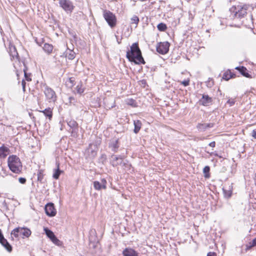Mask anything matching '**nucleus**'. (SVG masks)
Listing matches in <instances>:
<instances>
[{
    "label": "nucleus",
    "mask_w": 256,
    "mask_h": 256,
    "mask_svg": "<svg viewBox=\"0 0 256 256\" xmlns=\"http://www.w3.org/2000/svg\"><path fill=\"white\" fill-rule=\"evenodd\" d=\"M26 178H18V182L22 184H24L26 182Z\"/></svg>",
    "instance_id": "79ce46f5"
},
{
    "label": "nucleus",
    "mask_w": 256,
    "mask_h": 256,
    "mask_svg": "<svg viewBox=\"0 0 256 256\" xmlns=\"http://www.w3.org/2000/svg\"><path fill=\"white\" fill-rule=\"evenodd\" d=\"M44 94L46 100L49 102H54L56 100V95L55 92L50 88L46 86L44 90Z\"/></svg>",
    "instance_id": "39448f33"
},
{
    "label": "nucleus",
    "mask_w": 256,
    "mask_h": 256,
    "mask_svg": "<svg viewBox=\"0 0 256 256\" xmlns=\"http://www.w3.org/2000/svg\"><path fill=\"white\" fill-rule=\"evenodd\" d=\"M254 181H255V183L256 184V173L255 174Z\"/></svg>",
    "instance_id": "13d9d810"
},
{
    "label": "nucleus",
    "mask_w": 256,
    "mask_h": 256,
    "mask_svg": "<svg viewBox=\"0 0 256 256\" xmlns=\"http://www.w3.org/2000/svg\"><path fill=\"white\" fill-rule=\"evenodd\" d=\"M131 22L132 24H135L137 25L139 22V18L134 15L131 18Z\"/></svg>",
    "instance_id": "c9c22d12"
},
{
    "label": "nucleus",
    "mask_w": 256,
    "mask_h": 256,
    "mask_svg": "<svg viewBox=\"0 0 256 256\" xmlns=\"http://www.w3.org/2000/svg\"><path fill=\"white\" fill-rule=\"evenodd\" d=\"M248 4L238 5L234 6L230 9L231 13L230 16L231 18H243L247 14V10L249 8Z\"/></svg>",
    "instance_id": "f03ea898"
},
{
    "label": "nucleus",
    "mask_w": 256,
    "mask_h": 256,
    "mask_svg": "<svg viewBox=\"0 0 256 256\" xmlns=\"http://www.w3.org/2000/svg\"><path fill=\"white\" fill-rule=\"evenodd\" d=\"M214 123L198 124L197 125L196 127H197V128L200 131L204 132V131H205L206 130H207V129H208L209 128H213L214 126Z\"/></svg>",
    "instance_id": "ddd939ff"
},
{
    "label": "nucleus",
    "mask_w": 256,
    "mask_h": 256,
    "mask_svg": "<svg viewBox=\"0 0 256 256\" xmlns=\"http://www.w3.org/2000/svg\"><path fill=\"white\" fill-rule=\"evenodd\" d=\"M116 36V40H117V42L118 44H120L121 43V40H122V38L120 39H119L118 38V36Z\"/></svg>",
    "instance_id": "603ef678"
},
{
    "label": "nucleus",
    "mask_w": 256,
    "mask_h": 256,
    "mask_svg": "<svg viewBox=\"0 0 256 256\" xmlns=\"http://www.w3.org/2000/svg\"><path fill=\"white\" fill-rule=\"evenodd\" d=\"M24 78H25L26 80L27 81H30L32 80V79L30 78V74L26 73L25 70L24 71Z\"/></svg>",
    "instance_id": "4c0bfd02"
},
{
    "label": "nucleus",
    "mask_w": 256,
    "mask_h": 256,
    "mask_svg": "<svg viewBox=\"0 0 256 256\" xmlns=\"http://www.w3.org/2000/svg\"><path fill=\"white\" fill-rule=\"evenodd\" d=\"M234 78L233 74L231 73L230 72H225L222 76V78L224 80H228L230 78Z\"/></svg>",
    "instance_id": "393cba45"
},
{
    "label": "nucleus",
    "mask_w": 256,
    "mask_h": 256,
    "mask_svg": "<svg viewBox=\"0 0 256 256\" xmlns=\"http://www.w3.org/2000/svg\"><path fill=\"white\" fill-rule=\"evenodd\" d=\"M44 171L42 170H39L38 172V180L40 182H42V180L44 178Z\"/></svg>",
    "instance_id": "c756f323"
},
{
    "label": "nucleus",
    "mask_w": 256,
    "mask_h": 256,
    "mask_svg": "<svg viewBox=\"0 0 256 256\" xmlns=\"http://www.w3.org/2000/svg\"><path fill=\"white\" fill-rule=\"evenodd\" d=\"M226 103L228 104L230 106H231L234 104L235 100H228Z\"/></svg>",
    "instance_id": "a19ab883"
},
{
    "label": "nucleus",
    "mask_w": 256,
    "mask_h": 256,
    "mask_svg": "<svg viewBox=\"0 0 256 256\" xmlns=\"http://www.w3.org/2000/svg\"><path fill=\"white\" fill-rule=\"evenodd\" d=\"M68 125L70 127L69 132L71 133V136L76 138L78 136V124L74 120H70L68 122Z\"/></svg>",
    "instance_id": "0eeeda50"
},
{
    "label": "nucleus",
    "mask_w": 256,
    "mask_h": 256,
    "mask_svg": "<svg viewBox=\"0 0 256 256\" xmlns=\"http://www.w3.org/2000/svg\"><path fill=\"white\" fill-rule=\"evenodd\" d=\"M91 154H92V156L94 157L96 156V152L94 150H91Z\"/></svg>",
    "instance_id": "de8ad7c7"
},
{
    "label": "nucleus",
    "mask_w": 256,
    "mask_h": 256,
    "mask_svg": "<svg viewBox=\"0 0 256 256\" xmlns=\"http://www.w3.org/2000/svg\"><path fill=\"white\" fill-rule=\"evenodd\" d=\"M190 80H184L182 82V84L185 86L189 85Z\"/></svg>",
    "instance_id": "37998d69"
},
{
    "label": "nucleus",
    "mask_w": 256,
    "mask_h": 256,
    "mask_svg": "<svg viewBox=\"0 0 256 256\" xmlns=\"http://www.w3.org/2000/svg\"><path fill=\"white\" fill-rule=\"evenodd\" d=\"M122 254L124 256H138V253L132 248H126Z\"/></svg>",
    "instance_id": "4468645a"
},
{
    "label": "nucleus",
    "mask_w": 256,
    "mask_h": 256,
    "mask_svg": "<svg viewBox=\"0 0 256 256\" xmlns=\"http://www.w3.org/2000/svg\"><path fill=\"white\" fill-rule=\"evenodd\" d=\"M69 100H70V102L72 103V100H74V98L73 97L70 96L69 98Z\"/></svg>",
    "instance_id": "5fc2aeb1"
},
{
    "label": "nucleus",
    "mask_w": 256,
    "mask_h": 256,
    "mask_svg": "<svg viewBox=\"0 0 256 256\" xmlns=\"http://www.w3.org/2000/svg\"><path fill=\"white\" fill-rule=\"evenodd\" d=\"M252 247H254V246L252 245V242H250L248 244L246 245V250H248L251 249Z\"/></svg>",
    "instance_id": "ea45409f"
},
{
    "label": "nucleus",
    "mask_w": 256,
    "mask_h": 256,
    "mask_svg": "<svg viewBox=\"0 0 256 256\" xmlns=\"http://www.w3.org/2000/svg\"><path fill=\"white\" fill-rule=\"evenodd\" d=\"M2 171L4 172V174H5V176H6L7 174H6V170H4L2 169Z\"/></svg>",
    "instance_id": "4d7b16f0"
},
{
    "label": "nucleus",
    "mask_w": 256,
    "mask_h": 256,
    "mask_svg": "<svg viewBox=\"0 0 256 256\" xmlns=\"http://www.w3.org/2000/svg\"><path fill=\"white\" fill-rule=\"evenodd\" d=\"M92 144H90L89 145L88 148V152H90V149H91V147H92Z\"/></svg>",
    "instance_id": "6e6d98bb"
},
{
    "label": "nucleus",
    "mask_w": 256,
    "mask_h": 256,
    "mask_svg": "<svg viewBox=\"0 0 256 256\" xmlns=\"http://www.w3.org/2000/svg\"><path fill=\"white\" fill-rule=\"evenodd\" d=\"M252 136L254 138H256V129H254L252 131Z\"/></svg>",
    "instance_id": "49530a36"
},
{
    "label": "nucleus",
    "mask_w": 256,
    "mask_h": 256,
    "mask_svg": "<svg viewBox=\"0 0 256 256\" xmlns=\"http://www.w3.org/2000/svg\"><path fill=\"white\" fill-rule=\"evenodd\" d=\"M21 234L28 238L31 234V231L28 228H20V235Z\"/></svg>",
    "instance_id": "b1692460"
},
{
    "label": "nucleus",
    "mask_w": 256,
    "mask_h": 256,
    "mask_svg": "<svg viewBox=\"0 0 256 256\" xmlns=\"http://www.w3.org/2000/svg\"><path fill=\"white\" fill-rule=\"evenodd\" d=\"M0 243L8 252L12 251V246L4 238L0 242Z\"/></svg>",
    "instance_id": "f3484780"
},
{
    "label": "nucleus",
    "mask_w": 256,
    "mask_h": 256,
    "mask_svg": "<svg viewBox=\"0 0 256 256\" xmlns=\"http://www.w3.org/2000/svg\"><path fill=\"white\" fill-rule=\"evenodd\" d=\"M224 194V197L226 198H230L232 194V189L230 188H229L228 190H226L225 188H222Z\"/></svg>",
    "instance_id": "a878e982"
},
{
    "label": "nucleus",
    "mask_w": 256,
    "mask_h": 256,
    "mask_svg": "<svg viewBox=\"0 0 256 256\" xmlns=\"http://www.w3.org/2000/svg\"><path fill=\"white\" fill-rule=\"evenodd\" d=\"M206 85L208 88H212L214 85V81L212 78H209L206 82Z\"/></svg>",
    "instance_id": "f704fd0d"
},
{
    "label": "nucleus",
    "mask_w": 256,
    "mask_h": 256,
    "mask_svg": "<svg viewBox=\"0 0 256 256\" xmlns=\"http://www.w3.org/2000/svg\"><path fill=\"white\" fill-rule=\"evenodd\" d=\"M41 112H42L46 117H48L49 120H50L52 118V111L51 108H48L44 110L41 111Z\"/></svg>",
    "instance_id": "412c9836"
},
{
    "label": "nucleus",
    "mask_w": 256,
    "mask_h": 256,
    "mask_svg": "<svg viewBox=\"0 0 256 256\" xmlns=\"http://www.w3.org/2000/svg\"><path fill=\"white\" fill-rule=\"evenodd\" d=\"M111 102L112 104H110L108 103L106 104V101L105 102L106 106L109 109L113 108L116 106L115 101L114 100H112Z\"/></svg>",
    "instance_id": "72a5a7b5"
},
{
    "label": "nucleus",
    "mask_w": 256,
    "mask_h": 256,
    "mask_svg": "<svg viewBox=\"0 0 256 256\" xmlns=\"http://www.w3.org/2000/svg\"><path fill=\"white\" fill-rule=\"evenodd\" d=\"M42 48L48 54H50L52 51L53 46L52 44L45 43L44 45V46L42 47Z\"/></svg>",
    "instance_id": "4be33fe9"
},
{
    "label": "nucleus",
    "mask_w": 256,
    "mask_h": 256,
    "mask_svg": "<svg viewBox=\"0 0 256 256\" xmlns=\"http://www.w3.org/2000/svg\"><path fill=\"white\" fill-rule=\"evenodd\" d=\"M170 44L168 42H160L158 44L156 50L158 52L164 54L168 52Z\"/></svg>",
    "instance_id": "6e6552de"
},
{
    "label": "nucleus",
    "mask_w": 256,
    "mask_h": 256,
    "mask_svg": "<svg viewBox=\"0 0 256 256\" xmlns=\"http://www.w3.org/2000/svg\"><path fill=\"white\" fill-rule=\"evenodd\" d=\"M200 103L204 106H209L212 102V98L208 95L203 94L202 98L200 100Z\"/></svg>",
    "instance_id": "f8f14e48"
},
{
    "label": "nucleus",
    "mask_w": 256,
    "mask_h": 256,
    "mask_svg": "<svg viewBox=\"0 0 256 256\" xmlns=\"http://www.w3.org/2000/svg\"><path fill=\"white\" fill-rule=\"evenodd\" d=\"M12 57L13 58H14L15 57L16 58H18V53L16 51H15L14 52V54L12 55Z\"/></svg>",
    "instance_id": "3c124183"
},
{
    "label": "nucleus",
    "mask_w": 256,
    "mask_h": 256,
    "mask_svg": "<svg viewBox=\"0 0 256 256\" xmlns=\"http://www.w3.org/2000/svg\"><path fill=\"white\" fill-rule=\"evenodd\" d=\"M22 90H23V91L24 92H25L26 90V82L24 81V80H22Z\"/></svg>",
    "instance_id": "c03bdc74"
},
{
    "label": "nucleus",
    "mask_w": 256,
    "mask_h": 256,
    "mask_svg": "<svg viewBox=\"0 0 256 256\" xmlns=\"http://www.w3.org/2000/svg\"><path fill=\"white\" fill-rule=\"evenodd\" d=\"M236 69L238 70L246 78H251L250 75L248 73L247 69L244 66H239L236 68Z\"/></svg>",
    "instance_id": "6ab92c4d"
},
{
    "label": "nucleus",
    "mask_w": 256,
    "mask_h": 256,
    "mask_svg": "<svg viewBox=\"0 0 256 256\" xmlns=\"http://www.w3.org/2000/svg\"><path fill=\"white\" fill-rule=\"evenodd\" d=\"M252 245L254 246H256V238L252 240Z\"/></svg>",
    "instance_id": "8fccbe9b"
},
{
    "label": "nucleus",
    "mask_w": 256,
    "mask_h": 256,
    "mask_svg": "<svg viewBox=\"0 0 256 256\" xmlns=\"http://www.w3.org/2000/svg\"><path fill=\"white\" fill-rule=\"evenodd\" d=\"M134 132L135 134H138L141 128L142 122L140 120H134Z\"/></svg>",
    "instance_id": "5701e85b"
},
{
    "label": "nucleus",
    "mask_w": 256,
    "mask_h": 256,
    "mask_svg": "<svg viewBox=\"0 0 256 256\" xmlns=\"http://www.w3.org/2000/svg\"><path fill=\"white\" fill-rule=\"evenodd\" d=\"M56 168L54 170V174L52 177L56 180L59 178L60 174L64 172L60 169V163L58 162H56Z\"/></svg>",
    "instance_id": "dca6fc26"
},
{
    "label": "nucleus",
    "mask_w": 256,
    "mask_h": 256,
    "mask_svg": "<svg viewBox=\"0 0 256 256\" xmlns=\"http://www.w3.org/2000/svg\"><path fill=\"white\" fill-rule=\"evenodd\" d=\"M9 149L4 146L0 147V158H5L8 154Z\"/></svg>",
    "instance_id": "a211bd4d"
},
{
    "label": "nucleus",
    "mask_w": 256,
    "mask_h": 256,
    "mask_svg": "<svg viewBox=\"0 0 256 256\" xmlns=\"http://www.w3.org/2000/svg\"><path fill=\"white\" fill-rule=\"evenodd\" d=\"M122 156L112 154L111 156V164L114 166L121 165L122 163Z\"/></svg>",
    "instance_id": "9b49d317"
},
{
    "label": "nucleus",
    "mask_w": 256,
    "mask_h": 256,
    "mask_svg": "<svg viewBox=\"0 0 256 256\" xmlns=\"http://www.w3.org/2000/svg\"><path fill=\"white\" fill-rule=\"evenodd\" d=\"M209 146L211 147H214L216 146V142H212L209 144Z\"/></svg>",
    "instance_id": "09e8293b"
},
{
    "label": "nucleus",
    "mask_w": 256,
    "mask_h": 256,
    "mask_svg": "<svg viewBox=\"0 0 256 256\" xmlns=\"http://www.w3.org/2000/svg\"><path fill=\"white\" fill-rule=\"evenodd\" d=\"M250 18H251L252 20V15H250Z\"/></svg>",
    "instance_id": "bf43d9fd"
},
{
    "label": "nucleus",
    "mask_w": 256,
    "mask_h": 256,
    "mask_svg": "<svg viewBox=\"0 0 256 256\" xmlns=\"http://www.w3.org/2000/svg\"><path fill=\"white\" fill-rule=\"evenodd\" d=\"M109 147L111 148L113 152H117L119 148L118 140H116L111 141L109 144Z\"/></svg>",
    "instance_id": "2eb2a0df"
},
{
    "label": "nucleus",
    "mask_w": 256,
    "mask_h": 256,
    "mask_svg": "<svg viewBox=\"0 0 256 256\" xmlns=\"http://www.w3.org/2000/svg\"><path fill=\"white\" fill-rule=\"evenodd\" d=\"M76 90L77 93L79 94H82L84 92V88H82V85L81 82H80L79 84H78L76 88Z\"/></svg>",
    "instance_id": "7c9ffc66"
},
{
    "label": "nucleus",
    "mask_w": 256,
    "mask_h": 256,
    "mask_svg": "<svg viewBox=\"0 0 256 256\" xmlns=\"http://www.w3.org/2000/svg\"><path fill=\"white\" fill-rule=\"evenodd\" d=\"M126 57L129 61L134 62L136 64H140L146 63L138 42L134 43L132 45L130 50L126 52Z\"/></svg>",
    "instance_id": "f257e3e1"
},
{
    "label": "nucleus",
    "mask_w": 256,
    "mask_h": 256,
    "mask_svg": "<svg viewBox=\"0 0 256 256\" xmlns=\"http://www.w3.org/2000/svg\"><path fill=\"white\" fill-rule=\"evenodd\" d=\"M210 170V168L208 166H206L203 169V172L204 174V177L206 178H210L209 172Z\"/></svg>",
    "instance_id": "2f4dec72"
},
{
    "label": "nucleus",
    "mask_w": 256,
    "mask_h": 256,
    "mask_svg": "<svg viewBox=\"0 0 256 256\" xmlns=\"http://www.w3.org/2000/svg\"><path fill=\"white\" fill-rule=\"evenodd\" d=\"M20 228H16L12 230L11 234L14 235L16 238H18L20 235Z\"/></svg>",
    "instance_id": "473e14b6"
},
{
    "label": "nucleus",
    "mask_w": 256,
    "mask_h": 256,
    "mask_svg": "<svg viewBox=\"0 0 256 256\" xmlns=\"http://www.w3.org/2000/svg\"><path fill=\"white\" fill-rule=\"evenodd\" d=\"M107 182L106 179L102 178L100 182L98 181H94V187L96 190H100L102 189L106 190V188Z\"/></svg>",
    "instance_id": "9d476101"
},
{
    "label": "nucleus",
    "mask_w": 256,
    "mask_h": 256,
    "mask_svg": "<svg viewBox=\"0 0 256 256\" xmlns=\"http://www.w3.org/2000/svg\"><path fill=\"white\" fill-rule=\"evenodd\" d=\"M65 56L70 60H72L74 58L76 53L70 49H68L64 52Z\"/></svg>",
    "instance_id": "aec40b11"
},
{
    "label": "nucleus",
    "mask_w": 256,
    "mask_h": 256,
    "mask_svg": "<svg viewBox=\"0 0 256 256\" xmlns=\"http://www.w3.org/2000/svg\"><path fill=\"white\" fill-rule=\"evenodd\" d=\"M207 256H217V254L214 252H210L208 253Z\"/></svg>",
    "instance_id": "a18cd8bd"
},
{
    "label": "nucleus",
    "mask_w": 256,
    "mask_h": 256,
    "mask_svg": "<svg viewBox=\"0 0 256 256\" xmlns=\"http://www.w3.org/2000/svg\"><path fill=\"white\" fill-rule=\"evenodd\" d=\"M126 104L128 105L131 106L133 107H136L137 106L136 100L132 98H128L126 100Z\"/></svg>",
    "instance_id": "c85d7f7f"
},
{
    "label": "nucleus",
    "mask_w": 256,
    "mask_h": 256,
    "mask_svg": "<svg viewBox=\"0 0 256 256\" xmlns=\"http://www.w3.org/2000/svg\"><path fill=\"white\" fill-rule=\"evenodd\" d=\"M8 164L10 170L14 173L20 174L22 168V162L16 156H10L8 158Z\"/></svg>",
    "instance_id": "7ed1b4c3"
},
{
    "label": "nucleus",
    "mask_w": 256,
    "mask_h": 256,
    "mask_svg": "<svg viewBox=\"0 0 256 256\" xmlns=\"http://www.w3.org/2000/svg\"><path fill=\"white\" fill-rule=\"evenodd\" d=\"M46 214L50 216H54L56 214V210L52 203H48L46 205L44 208Z\"/></svg>",
    "instance_id": "1a4fd4ad"
},
{
    "label": "nucleus",
    "mask_w": 256,
    "mask_h": 256,
    "mask_svg": "<svg viewBox=\"0 0 256 256\" xmlns=\"http://www.w3.org/2000/svg\"><path fill=\"white\" fill-rule=\"evenodd\" d=\"M70 84V86H73L74 84V78H70L68 81Z\"/></svg>",
    "instance_id": "58836bf2"
},
{
    "label": "nucleus",
    "mask_w": 256,
    "mask_h": 256,
    "mask_svg": "<svg viewBox=\"0 0 256 256\" xmlns=\"http://www.w3.org/2000/svg\"><path fill=\"white\" fill-rule=\"evenodd\" d=\"M103 16L108 24L112 28H114L116 24V18L114 14L110 10H104Z\"/></svg>",
    "instance_id": "20e7f679"
},
{
    "label": "nucleus",
    "mask_w": 256,
    "mask_h": 256,
    "mask_svg": "<svg viewBox=\"0 0 256 256\" xmlns=\"http://www.w3.org/2000/svg\"><path fill=\"white\" fill-rule=\"evenodd\" d=\"M59 4L67 13H71L74 8L72 2L70 0H60Z\"/></svg>",
    "instance_id": "423d86ee"
},
{
    "label": "nucleus",
    "mask_w": 256,
    "mask_h": 256,
    "mask_svg": "<svg viewBox=\"0 0 256 256\" xmlns=\"http://www.w3.org/2000/svg\"><path fill=\"white\" fill-rule=\"evenodd\" d=\"M50 240L56 245L59 246L60 244V241L56 236H54Z\"/></svg>",
    "instance_id": "e433bc0d"
},
{
    "label": "nucleus",
    "mask_w": 256,
    "mask_h": 256,
    "mask_svg": "<svg viewBox=\"0 0 256 256\" xmlns=\"http://www.w3.org/2000/svg\"><path fill=\"white\" fill-rule=\"evenodd\" d=\"M157 28L160 32H164L167 29V26L165 24L161 22L157 26Z\"/></svg>",
    "instance_id": "bb28decb"
},
{
    "label": "nucleus",
    "mask_w": 256,
    "mask_h": 256,
    "mask_svg": "<svg viewBox=\"0 0 256 256\" xmlns=\"http://www.w3.org/2000/svg\"><path fill=\"white\" fill-rule=\"evenodd\" d=\"M4 238V236L1 230H0V242Z\"/></svg>",
    "instance_id": "864d4df0"
},
{
    "label": "nucleus",
    "mask_w": 256,
    "mask_h": 256,
    "mask_svg": "<svg viewBox=\"0 0 256 256\" xmlns=\"http://www.w3.org/2000/svg\"><path fill=\"white\" fill-rule=\"evenodd\" d=\"M44 230L47 236L50 239L55 236L52 230L46 228H44Z\"/></svg>",
    "instance_id": "cd10ccee"
}]
</instances>
